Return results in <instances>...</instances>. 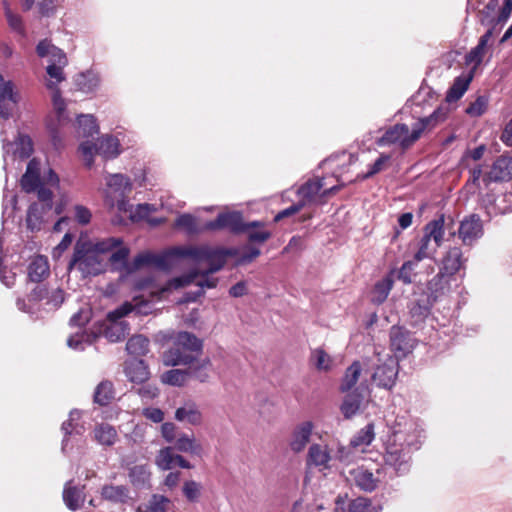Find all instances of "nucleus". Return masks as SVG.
<instances>
[{
	"label": "nucleus",
	"mask_w": 512,
	"mask_h": 512,
	"mask_svg": "<svg viewBox=\"0 0 512 512\" xmlns=\"http://www.w3.org/2000/svg\"><path fill=\"white\" fill-rule=\"evenodd\" d=\"M424 437V430L416 420L397 414L386 439V475L407 473L409 454L420 448Z\"/></svg>",
	"instance_id": "f257e3e1"
},
{
	"label": "nucleus",
	"mask_w": 512,
	"mask_h": 512,
	"mask_svg": "<svg viewBox=\"0 0 512 512\" xmlns=\"http://www.w3.org/2000/svg\"><path fill=\"white\" fill-rule=\"evenodd\" d=\"M131 312L147 315L151 312V306L147 302L133 305L125 302L107 314V322H97L89 330H83L71 335L67 345L74 350L82 351L86 346L93 344L101 335L109 342L122 341L129 334V324L121 319Z\"/></svg>",
	"instance_id": "f03ea898"
},
{
	"label": "nucleus",
	"mask_w": 512,
	"mask_h": 512,
	"mask_svg": "<svg viewBox=\"0 0 512 512\" xmlns=\"http://www.w3.org/2000/svg\"><path fill=\"white\" fill-rule=\"evenodd\" d=\"M183 255L192 258L195 261H206L209 265L208 269L203 271H190L188 274L172 280L174 288L184 287L195 281L198 276H207L221 270L226 264L228 256H235L236 249H214L209 246H187V249L181 251Z\"/></svg>",
	"instance_id": "7ed1b4c3"
},
{
	"label": "nucleus",
	"mask_w": 512,
	"mask_h": 512,
	"mask_svg": "<svg viewBox=\"0 0 512 512\" xmlns=\"http://www.w3.org/2000/svg\"><path fill=\"white\" fill-rule=\"evenodd\" d=\"M447 116L448 108L438 107L430 116L419 119L411 130L406 124H396L386 129V143H398L402 148H407L420 138L424 130L434 128Z\"/></svg>",
	"instance_id": "20e7f679"
},
{
	"label": "nucleus",
	"mask_w": 512,
	"mask_h": 512,
	"mask_svg": "<svg viewBox=\"0 0 512 512\" xmlns=\"http://www.w3.org/2000/svg\"><path fill=\"white\" fill-rule=\"evenodd\" d=\"M203 351V341L193 333L181 331L173 339L172 346L163 354L166 366L190 365L196 362Z\"/></svg>",
	"instance_id": "39448f33"
},
{
	"label": "nucleus",
	"mask_w": 512,
	"mask_h": 512,
	"mask_svg": "<svg viewBox=\"0 0 512 512\" xmlns=\"http://www.w3.org/2000/svg\"><path fill=\"white\" fill-rule=\"evenodd\" d=\"M416 340L412 334L402 328L393 326L390 330V348L393 356L386 359V388L394 384L399 372V360L412 352Z\"/></svg>",
	"instance_id": "423d86ee"
},
{
	"label": "nucleus",
	"mask_w": 512,
	"mask_h": 512,
	"mask_svg": "<svg viewBox=\"0 0 512 512\" xmlns=\"http://www.w3.org/2000/svg\"><path fill=\"white\" fill-rule=\"evenodd\" d=\"M77 269L83 277L97 276L105 271L103 259L92 248L89 241H77L68 270Z\"/></svg>",
	"instance_id": "0eeeda50"
},
{
	"label": "nucleus",
	"mask_w": 512,
	"mask_h": 512,
	"mask_svg": "<svg viewBox=\"0 0 512 512\" xmlns=\"http://www.w3.org/2000/svg\"><path fill=\"white\" fill-rule=\"evenodd\" d=\"M445 228L449 229V226L445 223L443 214L424 226V234L419 241L418 250L414 254L416 262L434 256L437 249L442 245Z\"/></svg>",
	"instance_id": "6e6552de"
},
{
	"label": "nucleus",
	"mask_w": 512,
	"mask_h": 512,
	"mask_svg": "<svg viewBox=\"0 0 512 512\" xmlns=\"http://www.w3.org/2000/svg\"><path fill=\"white\" fill-rule=\"evenodd\" d=\"M185 249H187V246L174 247L161 254L151 252L140 253L133 259L132 267L129 271H136L144 266H154L161 270H168L174 265L175 259L188 258L187 255H183L180 252Z\"/></svg>",
	"instance_id": "1a4fd4ad"
},
{
	"label": "nucleus",
	"mask_w": 512,
	"mask_h": 512,
	"mask_svg": "<svg viewBox=\"0 0 512 512\" xmlns=\"http://www.w3.org/2000/svg\"><path fill=\"white\" fill-rule=\"evenodd\" d=\"M263 222L252 221L245 223L240 212L220 213L215 220L204 224L202 231H217L227 229L233 234H240L248 231L250 228L262 227Z\"/></svg>",
	"instance_id": "9d476101"
},
{
	"label": "nucleus",
	"mask_w": 512,
	"mask_h": 512,
	"mask_svg": "<svg viewBox=\"0 0 512 512\" xmlns=\"http://www.w3.org/2000/svg\"><path fill=\"white\" fill-rule=\"evenodd\" d=\"M119 140L113 136L106 135L98 139L96 144L89 141L82 142L79 151L84 159L85 165L91 167L94 162V154H99L106 159L115 158L120 154Z\"/></svg>",
	"instance_id": "9b49d317"
},
{
	"label": "nucleus",
	"mask_w": 512,
	"mask_h": 512,
	"mask_svg": "<svg viewBox=\"0 0 512 512\" xmlns=\"http://www.w3.org/2000/svg\"><path fill=\"white\" fill-rule=\"evenodd\" d=\"M512 179V158L508 156L498 157L484 173L483 184L485 188L492 182H506Z\"/></svg>",
	"instance_id": "f8f14e48"
},
{
	"label": "nucleus",
	"mask_w": 512,
	"mask_h": 512,
	"mask_svg": "<svg viewBox=\"0 0 512 512\" xmlns=\"http://www.w3.org/2000/svg\"><path fill=\"white\" fill-rule=\"evenodd\" d=\"M483 235L482 221L479 215L465 217L458 227V237L464 245H472Z\"/></svg>",
	"instance_id": "ddd939ff"
},
{
	"label": "nucleus",
	"mask_w": 512,
	"mask_h": 512,
	"mask_svg": "<svg viewBox=\"0 0 512 512\" xmlns=\"http://www.w3.org/2000/svg\"><path fill=\"white\" fill-rule=\"evenodd\" d=\"M100 496L104 501L115 505H132L134 498L126 485L104 484L100 489Z\"/></svg>",
	"instance_id": "4468645a"
},
{
	"label": "nucleus",
	"mask_w": 512,
	"mask_h": 512,
	"mask_svg": "<svg viewBox=\"0 0 512 512\" xmlns=\"http://www.w3.org/2000/svg\"><path fill=\"white\" fill-rule=\"evenodd\" d=\"M4 161L7 156L12 155L13 159L24 160L30 157L33 152V143L29 136L18 134L13 142H3Z\"/></svg>",
	"instance_id": "2eb2a0df"
},
{
	"label": "nucleus",
	"mask_w": 512,
	"mask_h": 512,
	"mask_svg": "<svg viewBox=\"0 0 512 512\" xmlns=\"http://www.w3.org/2000/svg\"><path fill=\"white\" fill-rule=\"evenodd\" d=\"M108 191L106 194V202L110 207H114V197L126 196L132 190V183L130 179L123 174H111L106 178Z\"/></svg>",
	"instance_id": "dca6fc26"
},
{
	"label": "nucleus",
	"mask_w": 512,
	"mask_h": 512,
	"mask_svg": "<svg viewBox=\"0 0 512 512\" xmlns=\"http://www.w3.org/2000/svg\"><path fill=\"white\" fill-rule=\"evenodd\" d=\"M313 429L314 425L311 421H304L296 425L288 441L290 450L296 454L304 451L310 442Z\"/></svg>",
	"instance_id": "f3484780"
},
{
	"label": "nucleus",
	"mask_w": 512,
	"mask_h": 512,
	"mask_svg": "<svg viewBox=\"0 0 512 512\" xmlns=\"http://www.w3.org/2000/svg\"><path fill=\"white\" fill-rule=\"evenodd\" d=\"M483 204L490 216L509 213L512 211V193H503L497 196L486 194Z\"/></svg>",
	"instance_id": "a211bd4d"
},
{
	"label": "nucleus",
	"mask_w": 512,
	"mask_h": 512,
	"mask_svg": "<svg viewBox=\"0 0 512 512\" xmlns=\"http://www.w3.org/2000/svg\"><path fill=\"white\" fill-rule=\"evenodd\" d=\"M17 102L18 95L13 92L12 82H4L3 77L0 75V116L8 119Z\"/></svg>",
	"instance_id": "6ab92c4d"
},
{
	"label": "nucleus",
	"mask_w": 512,
	"mask_h": 512,
	"mask_svg": "<svg viewBox=\"0 0 512 512\" xmlns=\"http://www.w3.org/2000/svg\"><path fill=\"white\" fill-rule=\"evenodd\" d=\"M174 418L179 422H185L192 426H200L203 422V414L198 405L193 401H186L178 407Z\"/></svg>",
	"instance_id": "aec40b11"
},
{
	"label": "nucleus",
	"mask_w": 512,
	"mask_h": 512,
	"mask_svg": "<svg viewBox=\"0 0 512 512\" xmlns=\"http://www.w3.org/2000/svg\"><path fill=\"white\" fill-rule=\"evenodd\" d=\"M465 261L462 250L459 247H452L443 257L442 268L439 272L452 278L460 269L464 268Z\"/></svg>",
	"instance_id": "412c9836"
},
{
	"label": "nucleus",
	"mask_w": 512,
	"mask_h": 512,
	"mask_svg": "<svg viewBox=\"0 0 512 512\" xmlns=\"http://www.w3.org/2000/svg\"><path fill=\"white\" fill-rule=\"evenodd\" d=\"M451 279L445 273L439 272L428 281L426 290H422V292H426L428 297L437 302L449 292Z\"/></svg>",
	"instance_id": "4be33fe9"
},
{
	"label": "nucleus",
	"mask_w": 512,
	"mask_h": 512,
	"mask_svg": "<svg viewBox=\"0 0 512 512\" xmlns=\"http://www.w3.org/2000/svg\"><path fill=\"white\" fill-rule=\"evenodd\" d=\"M173 448L180 453H187L192 456L201 457L203 455V446L193 433H178Z\"/></svg>",
	"instance_id": "5701e85b"
},
{
	"label": "nucleus",
	"mask_w": 512,
	"mask_h": 512,
	"mask_svg": "<svg viewBox=\"0 0 512 512\" xmlns=\"http://www.w3.org/2000/svg\"><path fill=\"white\" fill-rule=\"evenodd\" d=\"M492 34L493 33H492L491 29L487 30L486 33L480 37L478 44L474 48H472L468 54H466L465 63L467 65H473V67L471 69L472 73L482 63L483 58H484L485 54L487 53L488 42L492 38Z\"/></svg>",
	"instance_id": "b1692460"
},
{
	"label": "nucleus",
	"mask_w": 512,
	"mask_h": 512,
	"mask_svg": "<svg viewBox=\"0 0 512 512\" xmlns=\"http://www.w3.org/2000/svg\"><path fill=\"white\" fill-rule=\"evenodd\" d=\"M436 302L427 296L426 292H415V299L412 302L410 313L417 321L426 318Z\"/></svg>",
	"instance_id": "393cba45"
},
{
	"label": "nucleus",
	"mask_w": 512,
	"mask_h": 512,
	"mask_svg": "<svg viewBox=\"0 0 512 512\" xmlns=\"http://www.w3.org/2000/svg\"><path fill=\"white\" fill-rule=\"evenodd\" d=\"M36 51L39 57H48L49 63L56 65H67L68 60L66 54L59 48L52 45L48 40H42L38 43Z\"/></svg>",
	"instance_id": "a878e982"
},
{
	"label": "nucleus",
	"mask_w": 512,
	"mask_h": 512,
	"mask_svg": "<svg viewBox=\"0 0 512 512\" xmlns=\"http://www.w3.org/2000/svg\"><path fill=\"white\" fill-rule=\"evenodd\" d=\"M125 374L133 383H144L149 379V369L143 360L133 359L126 363Z\"/></svg>",
	"instance_id": "bb28decb"
},
{
	"label": "nucleus",
	"mask_w": 512,
	"mask_h": 512,
	"mask_svg": "<svg viewBox=\"0 0 512 512\" xmlns=\"http://www.w3.org/2000/svg\"><path fill=\"white\" fill-rule=\"evenodd\" d=\"M80 418V412L73 410L69 414V419L62 424V431L64 432V438L62 440V452L67 453L69 450V436L81 435L83 433V426L74 424Z\"/></svg>",
	"instance_id": "cd10ccee"
},
{
	"label": "nucleus",
	"mask_w": 512,
	"mask_h": 512,
	"mask_svg": "<svg viewBox=\"0 0 512 512\" xmlns=\"http://www.w3.org/2000/svg\"><path fill=\"white\" fill-rule=\"evenodd\" d=\"M52 208H46L39 203H32L27 212L26 223L31 231H39L45 221V216Z\"/></svg>",
	"instance_id": "c85d7f7f"
},
{
	"label": "nucleus",
	"mask_w": 512,
	"mask_h": 512,
	"mask_svg": "<svg viewBox=\"0 0 512 512\" xmlns=\"http://www.w3.org/2000/svg\"><path fill=\"white\" fill-rule=\"evenodd\" d=\"M350 474L355 485L363 491L372 492L377 487L378 480L373 473L362 467L353 469Z\"/></svg>",
	"instance_id": "c756f323"
},
{
	"label": "nucleus",
	"mask_w": 512,
	"mask_h": 512,
	"mask_svg": "<svg viewBox=\"0 0 512 512\" xmlns=\"http://www.w3.org/2000/svg\"><path fill=\"white\" fill-rule=\"evenodd\" d=\"M330 460L331 456L326 446L315 443L309 447L307 455L309 466L327 468Z\"/></svg>",
	"instance_id": "7c9ffc66"
},
{
	"label": "nucleus",
	"mask_w": 512,
	"mask_h": 512,
	"mask_svg": "<svg viewBox=\"0 0 512 512\" xmlns=\"http://www.w3.org/2000/svg\"><path fill=\"white\" fill-rule=\"evenodd\" d=\"M63 501L68 509L72 511L78 510L83 501V491L72 485V480L66 482L63 490Z\"/></svg>",
	"instance_id": "2f4dec72"
},
{
	"label": "nucleus",
	"mask_w": 512,
	"mask_h": 512,
	"mask_svg": "<svg viewBox=\"0 0 512 512\" xmlns=\"http://www.w3.org/2000/svg\"><path fill=\"white\" fill-rule=\"evenodd\" d=\"M323 186L324 183L322 178L308 180L306 183L301 185L297 190V194L301 197L300 202H305V205L307 203L312 202L315 199V197L319 194Z\"/></svg>",
	"instance_id": "473e14b6"
},
{
	"label": "nucleus",
	"mask_w": 512,
	"mask_h": 512,
	"mask_svg": "<svg viewBox=\"0 0 512 512\" xmlns=\"http://www.w3.org/2000/svg\"><path fill=\"white\" fill-rule=\"evenodd\" d=\"M49 275V263L46 257L37 256L28 267V277L32 282H40Z\"/></svg>",
	"instance_id": "72a5a7b5"
},
{
	"label": "nucleus",
	"mask_w": 512,
	"mask_h": 512,
	"mask_svg": "<svg viewBox=\"0 0 512 512\" xmlns=\"http://www.w3.org/2000/svg\"><path fill=\"white\" fill-rule=\"evenodd\" d=\"M94 439L103 446H112L117 440V431L107 423H101L94 428Z\"/></svg>",
	"instance_id": "f704fd0d"
},
{
	"label": "nucleus",
	"mask_w": 512,
	"mask_h": 512,
	"mask_svg": "<svg viewBox=\"0 0 512 512\" xmlns=\"http://www.w3.org/2000/svg\"><path fill=\"white\" fill-rule=\"evenodd\" d=\"M48 290L44 285H37L28 295L29 305L26 304L24 299L18 298L16 305L19 310L27 313H32V304H36L43 299H47Z\"/></svg>",
	"instance_id": "c9c22d12"
},
{
	"label": "nucleus",
	"mask_w": 512,
	"mask_h": 512,
	"mask_svg": "<svg viewBox=\"0 0 512 512\" xmlns=\"http://www.w3.org/2000/svg\"><path fill=\"white\" fill-rule=\"evenodd\" d=\"M150 341L144 335H133L126 343V351L135 357L145 356L149 352Z\"/></svg>",
	"instance_id": "e433bc0d"
},
{
	"label": "nucleus",
	"mask_w": 512,
	"mask_h": 512,
	"mask_svg": "<svg viewBox=\"0 0 512 512\" xmlns=\"http://www.w3.org/2000/svg\"><path fill=\"white\" fill-rule=\"evenodd\" d=\"M363 396L355 390L345 396L341 405V412L345 418L349 419L356 415L361 408Z\"/></svg>",
	"instance_id": "4c0bfd02"
},
{
	"label": "nucleus",
	"mask_w": 512,
	"mask_h": 512,
	"mask_svg": "<svg viewBox=\"0 0 512 512\" xmlns=\"http://www.w3.org/2000/svg\"><path fill=\"white\" fill-rule=\"evenodd\" d=\"M150 471L146 465H135L129 468L128 477L136 488H145L149 485Z\"/></svg>",
	"instance_id": "58836bf2"
},
{
	"label": "nucleus",
	"mask_w": 512,
	"mask_h": 512,
	"mask_svg": "<svg viewBox=\"0 0 512 512\" xmlns=\"http://www.w3.org/2000/svg\"><path fill=\"white\" fill-rule=\"evenodd\" d=\"M99 127L96 119L90 114H81L77 118V133L79 137H92L97 134Z\"/></svg>",
	"instance_id": "ea45409f"
},
{
	"label": "nucleus",
	"mask_w": 512,
	"mask_h": 512,
	"mask_svg": "<svg viewBox=\"0 0 512 512\" xmlns=\"http://www.w3.org/2000/svg\"><path fill=\"white\" fill-rule=\"evenodd\" d=\"M473 73L471 72L467 77H457L454 80L453 85L448 90L446 100L448 102L456 101L460 99L468 89L469 83L471 82Z\"/></svg>",
	"instance_id": "a19ab883"
},
{
	"label": "nucleus",
	"mask_w": 512,
	"mask_h": 512,
	"mask_svg": "<svg viewBox=\"0 0 512 512\" xmlns=\"http://www.w3.org/2000/svg\"><path fill=\"white\" fill-rule=\"evenodd\" d=\"M114 399V389L111 381L104 380L98 384L94 392L95 403L105 406Z\"/></svg>",
	"instance_id": "79ce46f5"
},
{
	"label": "nucleus",
	"mask_w": 512,
	"mask_h": 512,
	"mask_svg": "<svg viewBox=\"0 0 512 512\" xmlns=\"http://www.w3.org/2000/svg\"><path fill=\"white\" fill-rule=\"evenodd\" d=\"M374 439V427L368 424L366 427L357 432L356 435L350 440L351 447L357 448L363 452L364 448L371 444Z\"/></svg>",
	"instance_id": "37998d69"
},
{
	"label": "nucleus",
	"mask_w": 512,
	"mask_h": 512,
	"mask_svg": "<svg viewBox=\"0 0 512 512\" xmlns=\"http://www.w3.org/2000/svg\"><path fill=\"white\" fill-rule=\"evenodd\" d=\"M362 368L358 361L353 362L345 372L343 377L340 390L341 392H347L351 390L355 384L357 383L359 376L361 374Z\"/></svg>",
	"instance_id": "c03bdc74"
},
{
	"label": "nucleus",
	"mask_w": 512,
	"mask_h": 512,
	"mask_svg": "<svg viewBox=\"0 0 512 512\" xmlns=\"http://www.w3.org/2000/svg\"><path fill=\"white\" fill-rule=\"evenodd\" d=\"M175 456L176 453H174L173 447L161 448L155 457V464L160 470H171L175 466Z\"/></svg>",
	"instance_id": "a18cd8bd"
},
{
	"label": "nucleus",
	"mask_w": 512,
	"mask_h": 512,
	"mask_svg": "<svg viewBox=\"0 0 512 512\" xmlns=\"http://www.w3.org/2000/svg\"><path fill=\"white\" fill-rule=\"evenodd\" d=\"M99 77L93 72L81 73L76 78V85L78 89L84 93L93 92L99 85Z\"/></svg>",
	"instance_id": "49530a36"
},
{
	"label": "nucleus",
	"mask_w": 512,
	"mask_h": 512,
	"mask_svg": "<svg viewBox=\"0 0 512 512\" xmlns=\"http://www.w3.org/2000/svg\"><path fill=\"white\" fill-rule=\"evenodd\" d=\"M212 363L211 360L206 357L200 360L195 366L189 368V376L197 379L198 381L204 383L207 382L210 378L209 371L211 369Z\"/></svg>",
	"instance_id": "de8ad7c7"
},
{
	"label": "nucleus",
	"mask_w": 512,
	"mask_h": 512,
	"mask_svg": "<svg viewBox=\"0 0 512 512\" xmlns=\"http://www.w3.org/2000/svg\"><path fill=\"white\" fill-rule=\"evenodd\" d=\"M66 65H56V63H49L46 68V72L49 76V80L46 83V86L49 90L58 89V84L65 80V75L63 73V68Z\"/></svg>",
	"instance_id": "09e8293b"
},
{
	"label": "nucleus",
	"mask_w": 512,
	"mask_h": 512,
	"mask_svg": "<svg viewBox=\"0 0 512 512\" xmlns=\"http://www.w3.org/2000/svg\"><path fill=\"white\" fill-rule=\"evenodd\" d=\"M415 260L406 261L402 264L399 270H392L397 280L403 282L404 284H411L413 282V278L415 274V268L417 266Z\"/></svg>",
	"instance_id": "8fccbe9b"
},
{
	"label": "nucleus",
	"mask_w": 512,
	"mask_h": 512,
	"mask_svg": "<svg viewBox=\"0 0 512 512\" xmlns=\"http://www.w3.org/2000/svg\"><path fill=\"white\" fill-rule=\"evenodd\" d=\"M188 377V370L172 369L163 374L162 381L173 386H183Z\"/></svg>",
	"instance_id": "3c124183"
},
{
	"label": "nucleus",
	"mask_w": 512,
	"mask_h": 512,
	"mask_svg": "<svg viewBox=\"0 0 512 512\" xmlns=\"http://www.w3.org/2000/svg\"><path fill=\"white\" fill-rule=\"evenodd\" d=\"M129 253L130 249L128 247L120 245L117 247V250L111 254L109 260L112 265L120 264L128 273H132L133 271H129L132 267V262H127Z\"/></svg>",
	"instance_id": "603ef678"
},
{
	"label": "nucleus",
	"mask_w": 512,
	"mask_h": 512,
	"mask_svg": "<svg viewBox=\"0 0 512 512\" xmlns=\"http://www.w3.org/2000/svg\"><path fill=\"white\" fill-rule=\"evenodd\" d=\"M3 6H4V12H5V16H6L9 27L13 31L19 33L20 35H25V28L23 25L22 18L19 15L14 14L11 11L10 6L7 1H3Z\"/></svg>",
	"instance_id": "864d4df0"
},
{
	"label": "nucleus",
	"mask_w": 512,
	"mask_h": 512,
	"mask_svg": "<svg viewBox=\"0 0 512 512\" xmlns=\"http://www.w3.org/2000/svg\"><path fill=\"white\" fill-rule=\"evenodd\" d=\"M122 243L123 240L121 238L109 237L92 243V248L95 249V252L98 255H100L112 251L122 245Z\"/></svg>",
	"instance_id": "5fc2aeb1"
},
{
	"label": "nucleus",
	"mask_w": 512,
	"mask_h": 512,
	"mask_svg": "<svg viewBox=\"0 0 512 512\" xmlns=\"http://www.w3.org/2000/svg\"><path fill=\"white\" fill-rule=\"evenodd\" d=\"M52 91H53L52 102H53L54 110L56 112L57 121H58L59 125H62L63 122L67 120V118L65 116L66 103H65V100L62 98L59 89H54Z\"/></svg>",
	"instance_id": "6e6d98bb"
},
{
	"label": "nucleus",
	"mask_w": 512,
	"mask_h": 512,
	"mask_svg": "<svg viewBox=\"0 0 512 512\" xmlns=\"http://www.w3.org/2000/svg\"><path fill=\"white\" fill-rule=\"evenodd\" d=\"M348 512H379V510L369 499L358 497L350 502Z\"/></svg>",
	"instance_id": "4d7b16f0"
},
{
	"label": "nucleus",
	"mask_w": 512,
	"mask_h": 512,
	"mask_svg": "<svg viewBox=\"0 0 512 512\" xmlns=\"http://www.w3.org/2000/svg\"><path fill=\"white\" fill-rule=\"evenodd\" d=\"M201 489V484L194 480L185 481L182 488L183 494L189 502H196L199 499Z\"/></svg>",
	"instance_id": "13d9d810"
},
{
	"label": "nucleus",
	"mask_w": 512,
	"mask_h": 512,
	"mask_svg": "<svg viewBox=\"0 0 512 512\" xmlns=\"http://www.w3.org/2000/svg\"><path fill=\"white\" fill-rule=\"evenodd\" d=\"M170 500L163 495H153L149 500L145 512H166Z\"/></svg>",
	"instance_id": "bf43d9fd"
},
{
	"label": "nucleus",
	"mask_w": 512,
	"mask_h": 512,
	"mask_svg": "<svg viewBox=\"0 0 512 512\" xmlns=\"http://www.w3.org/2000/svg\"><path fill=\"white\" fill-rule=\"evenodd\" d=\"M312 359L314 361V365L318 370H329L331 367V358L330 356L321 348L315 349L312 352Z\"/></svg>",
	"instance_id": "052dcab7"
},
{
	"label": "nucleus",
	"mask_w": 512,
	"mask_h": 512,
	"mask_svg": "<svg viewBox=\"0 0 512 512\" xmlns=\"http://www.w3.org/2000/svg\"><path fill=\"white\" fill-rule=\"evenodd\" d=\"M41 185L40 175L33 174L30 171H26L21 178V186L27 193L36 191Z\"/></svg>",
	"instance_id": "680f3d73"
},
{
	"label": "nucleus",
	"mask_w": 512,
	"mask_h": 512,
	"mask_svg": "<svg viewBox=\"0 0 512 512\" xmlns=\"http://www.w3.org/2000/svg\"><path fill=\"white\" fill-rule=\"evenodd\" d=\"M62 0H38L37 7L39 14L44 17L53 16Z\"/></svg>",
	"instance_id": "e2e57ef3"
},
{
	"label": "nucleus",
	"mask_w": 512,
	"mask_h": 512,
	"mask_svg": "<svg viewBox=\"0 0 512 512\" xmlns=\"http://www.w3.org/2000/svg\"><path fill=\"white\" fill-rule=\"evenodd\" d=\"M487 106L488 98L486 96H479L466 108V113L472 117H478L486 111Z\"/></svg>",
	"instance_id": "0e129e2a"
},
{
	"label": "nucleus",
	"mask_w": 512,
	"mask_h": 512,
	"mask_svg": "<svg viewBox=\"0 0 512 512\" xmlns=\"http://www.w3.org/2000/svg\"><path fill=\"white\" fill-rule=\"evenodd\" d=\"M380 355V352L375 351L373 357L369 358L366 363V370L371 372V378L374 381H376L377 377L381 376L383 372Z\"/></svg>",
	"instance_id": "69168bd1"
},
{
	"label": "nucleus",
	"mask_w": 512,
	"mask_h": 512,
	"mask_svg": "<svg viewBox=\"0 0 512 512\" xmlns=\"http://www.w3.org/2000/svg\"><path fill=\"white\" fill-rule=\"evenodd\" d=\"M177 227L185 229L188 233L198 232L196 218L191 214H182L175 221Z\"/></svg>",
	"instance_id": "338daca9"
},
{
	"label": "nucleus",
	"mask_w": 512,
	"mask_h": 512,
	"mask_svg": "<svg viewBox=\"0 0 512 512\" xmlns=\"http://www.w3.org/2000/svg\"><path fill=\"white\" fill-rule=\"evenodd\" d=\"M73 211L74 219L78 224L85 226L90 223L92 219V213L88 207L82 204H76L73 207Z\"/></svg>",
	"instance_id": "774afa93"
}]
</instances>
